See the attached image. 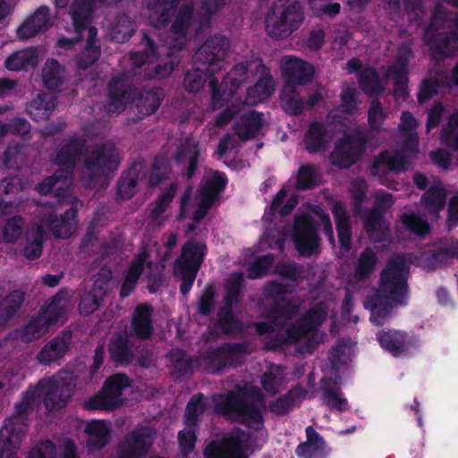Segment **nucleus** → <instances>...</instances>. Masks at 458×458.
<instances>
[{
  "mask_svg": "<svg viewBox=\"0 0 458 458\" xmlns=\"http://www.w3.org/2000/svg\"><path fill=\"white\" fill-rule=\"evenodd\" d=\"M256 72L259 74V78L253 86L247 89V98L253 104L269 98L275 90V81L270 74V70L262 63L261 59L258 60Z\"/></svg>",
  "mask_w": 458,
  "mask_h": 458,
  "instance_id": "28",
  "label": "nucleus"
},
{
  "mask_svg": "<svg viewBox=\"0 0 458 458\" xmlns=\"http://www.w3.org/2000/svg\"><path fill=\"white\" fill-rule=\"evenodd\" d=\"M215 73L206 67L205 69L200 67L193 68L184 74L183 88L189 93H197L204 88L208 78Z\"/></svg>",
  "mask_w": 458,
  "mask_h": 458,
  "instance_id": "52",
  "label": "nucleus"
},
{
  "mask_svg": "<svg viewBox=\"0 0 458 458\" xmlns=\"http://www.w3.org/2000/svg\"><path fill=\"white\" fill-rule=\"evenodd\" d=\"M38 62V50L37 47H28L17 50L11 54L4 62L9 71H28L37 66Z\"/></svg>",
  "mask_w": 458,
  "mask_h": 458,
  "instance_id": "41",
  "label": "nucleus"
},
{
  "mask_svg": "<svg viewBox=\"0 0 458 458\" xmlns=\"http://www.w3.org/2000/svg\"><path fill=\"white\" fill-rule=\"evenodd\" d=\"M400 221L406 231L418 237L425 238L431 232L428 222L413 212H404Z\"/></svg>",
  "mask_w": 458,
  "mask_h": 458,
  "instance_id": "53",
  "label": "nucleus"
},
{
  "mask_svg": "<svg viewBox=\"0 0 458 458\" xmlns=\"http://www.w3.org/2000/svg\"><path fill=\"white\" fill-rule=\"evenodd\" d=\"M46 231L43 226L38 224L32 225L25 233V243L22 249V255L28 260L39 259L43 252Z\"/></svg>",
  "mask_w": 458,
  "mask_h": 458,
  "instance_id": "39",
  "label": "nucleus"
},
{
  "mask_svg": "<svg viewBox=\"0 0 458 458\" xmlns=\"http://www.w3.org/2000/svg\"><path fill=\"white\" fill-rule=\"evenodd\" d=\"M306 391L301 386H294L286 394L272 400L268 403L269 411L276 416H284L287 414L294 405L304 398Z\"/></svg>",
  "mask_w": 458,
  "mask_h": 458,
  "instance_id": "44",
  "label": "nucleus"
},
{
  "mask_svg": "<svg viewBox=\"0 0 458 458\" xmlns=\"http://www.w3.org/2000/svg\"><path fill=\"white\" fill-rule=\"evenodd\" d=\"M153 307L149 303L138 304L132 313L131 332L140 340H148L154 333Z\"/></svg>",
  "mask_w": 458,
  "mask_h": 458,
  "instance_id": "27",
  "label": "nucleus"
},
{
  "mask_svg": "<svg viewBox=\"0 0 458 458\" xmlns=\"http://www.w3.org/2000/svg\"><path fill=\"white\" fill-rule=\"evenodd\" d=\"M230 48V42L225 36L214 35L206 39L193 55L194 63L208 68L211 72L221 69Z\"/></svg>",
  "mask_w": 458,
  "mask_h": 458,
  "instance_id": "15",
  "label": "nucleus"
},
{
  "mask_svg": "<svg viewBox=\"0 0 458 458\" xmlns=\"http://www.w3.org/2000/svg\"><path fill=\"white\" fill-rule=\"evenodd\" d=\"M147 252L139 253L131 262L129 267L124 272L123 281L120 288V297L126 298L135 290L137 283L144 271Z\"/></svg>",
  "mask_w": 458,
  "mask_h": 458,
  "instance_id": "36",
  "label": "nucleus"
},
{
  "mask_svg": "<svg viewBox=\"0 0 458 458\" xmlns=\"http://www.w3.org/2000/svg\"><path fill=\"white\" fill-rule=\"evenodd\" d=\"M26 299L25 292L14 289L0 301V328L7 326L18 313Z\"/></svg>",
  "mask_w": 458,
  "mask_h": 458,
  "instance_id": "40",
  "label": "nucleus"
},
{
  "mask_svg": "<svg viewBox=\"0 0 458 458\" xmlns=\"http://www.w3.org/2000/svg\"><path fill=\"white\" fill-rule=\"evenodd\" d=\"M146 162L143 159L134 161L131 165L123 173L117 182V199H129L135 194L138 181L145 175Z\"/></svg>",
  "mask_w": 458,
  "mask_h": 458,
  "instance_id": "29",
  "label": "nucleus"
},
{
  "mask_svg": "<svg viewBox=\"0 0 458 458\" xmlns=\"http://www.w3.org/2000/svg\"><path fill=\"white\" fill-rule=\"evenodd\" d=\"M206 252V244L194 239L182 245L174 265V274L181 278L180 292L182 295L186 296L191 290Z\"/></svg>",
  "mask_w": 458,
  "mask_h": 458,
  "instance_id": "5",
  "label": "nucleus"
},
{
  "mask_svg": "<svg viewBox=\"0 0 458 458\" xmlns=\"http://www.w3.org/2000/svg\"><path fill=\"white\" fill-rule=\"evenodd\" d=\"M205 410L203 394L199 393L192 395L185 408L184 425L186 427H199V416L204 413Z\"/></svg>",
  "mask_w": 458,
  "mask_h": 458,
  "instance_id": "57",
  "label": "nucleus"
},
{
  "mask_svg": "<svg viewBox=\"0 0 458 458\" xmlns=\"http://www.w3.org/2000/svg\"><path fill=\"white\" fill-rule=\"evenodd\" d=\"M87 152V141L82 137L73 135L64 140L57 148L53 162L58 166H66L68 173L74 171L76 165Z\"/></svg>",
  "mask_w": 458,
  "mask_h": 458,
  "instance_id": "19",
  "label": "nucleus"
},
{
  "mask_svg": "<svg viewBox=\"0 0 458 458\" xmlns=\"http://www.w3.org/2000/svg\"><path fill=\"white\" fill-rule=\"evenodd\" d=\"M204 454L205 458H248L243 452L241 437L233 434L209 443Z\"/></svg>",
  "mask_w": 458,
  "mask_h": 458,
  "instance_id": "22",
  "label": "nucleus"
},
{
  "mask_svg": "<svg viewBox=\"0 0 458 458\" xmlns=\"http://www.w3.org/2000/svg\"><path fill=\"white\" fill-rule=\"evenodd\" d=\"M216 306V287L213 284H207L201 291L197 301V312L208 317Z\"/></svg>",
  "mask_w": 458,
  "mask_h": 458,
  "instance_id": "61",
  "label": "nucleus"
},
{
  "mask_svg": "<svg viewBox=\"0 0 458 458\" xmlns=\"http://www.w3.org/2000/svg\"><path fill=\"white\" fill-rule=\"evenodd\" d=\"M333 214L340 248L348 252L352 249L351 217L342 201H335L331 208Z\"/></svg>",
  "mask_w": 458,
  "mask_h": 458,
  "instance_id": "32",
  "label": "nucleus"
},
{
  "mask_svg": "<svg viewBox=\"0 0 458 458\" xmlns=\"http://www.w3.org/2000/svg\"><path fill=\"white\" fill-rule=\"evenodd\" d=\"M57 98L49 93H40L27 107L30 116L36 122L47 120L56 107Z\"/></svg>",
  "mask_w": 458,
  "mask_h": 458,
  "instance_id": "42",
  "label": "nucleus"
},
{
  "mask_svg": "<svg viewBox=\"0 0 458 458\" xmlns=\"http://www.w3.org/2000/svg\"><path fill=\"white\" fill-rule=\"evenodd\" d=\"M358 82L360 89L369 96L380 94L384 90L379 75L372 67H366L360 71Z\"/></svg>",
  "mask_w": 458,
  "mask_h": 458,
  "instance_id": "51",
  "label": "nucleus"
},
{
  "mask_svg": "<svg viewBox=\"0 0 458 458\" xmlns=\"http://www.w3.org/2000/svg\"><path fill=\"white\" fill-rule=\"evenodd\" d=\"M440 140L442 144L458 153V111L453 113L442 127Z\"/></svg>",
  "mask_w": 458,
  "mask_h": 458,
  "instance_id": "56",
  "label": "nucleus"
},
{
  "mask_svg": "<svg viewBox=\"0 0 458 458\" xmlns=\"http://www.w3.org/2000/svg\"><path fill=\"white\" fill-rule=\"evenodd\" d=\"M332 136L327 125L323 122L310 123L303 136L305 149L309 154L314 155L325 150Z\"/></svg>",
  "mask_w": 458,
  "mask_h": 458,
  "instance_id": "31",
  "label": "nucleus"
},
{
  "mask_svg": "<svg viewBox=\"0 0 458 458\" xmlns=\"http://www.w3.org/2000/svg\"><path fill=\"white\" fill-rule=\"evenodd\" d=\"M108 112L121 113L128 104L133 103L139 119L148 116L159 108L164 98L162 89L153 88L140 91L133 85L131 78L122 73L113 77L107 85Z\"/></svg>",
  "mask_w": 458,
  "mask_h": 458,
  "instance_id": "2",
  "label": "nucleus"
},
{
  "mask_svg": "<svg viewBox=\"0 0 458 458\" xmlns=\"http://www.w3.org/2000/svg\"><path fill=\"white\" fill-rule=\"evenodd\" d=\"M141 44L144 46L142 51H135L131 53V60L133 67L140 68L145 63L152 61L157 57V47L155 41L147 32H143Z\"/></svg>",
  "mask_w": 458,
  "mask_h": 458,
  "instance_id": "54",
  "label": "nucleus"
},
{
  "mask_svg": "<svg viewBox=\"0 0 458 458\" xmlns=\"http://www.w3.org/2000/svg\"><path fill=\"white\" fill-rule=\"evenodd\" d=\"M250 352V344L245 341L224 343L216 347H208L202 354L204 369L207 373L218 375L226 368L242 365Z\"/></svg>",
  "mask_w": 458,
  "mask_h": 458,
  "instance_id": "6",
  "label": "nucleus"
},
{
  "mask_svg": "<svg viewBox=\"0 0 458 458\" xmlns=\"http://www.w3.org/2000/svg\"><path fill=\"white\" fill-rule=\"evenodd\" d=\"M264 125L263 114L256 110H250L242 114L234 122L233 130L237 138L246 142L256 139Z\"/></svg>",
  "mask_w": 458,
  "mask_h": 458,
  "instance_id": "26",
  "label": "nucleus"
},
{
  "mask_svg": "<svg viewBox=\"0 0 458 458\" xmlns=\"http://www.w3.org/2000/svg\"><path fill=\"white\" fill-rule=\"evenodd\" d=\"M38 390V400L43 395V404L49 411H60L64 408L73 394L72 377L67 378H44L34 386Z\"/></svg>",
  "mask_w": 458,
  "mask_h": 458,
  "instance_id": "12",
  "label": "nucleus"
},
{
  "mask_svg": "<svg viewBox=\"0 0 458 458\" xmlns=\"http://www.w3.org/2000/svg\"><path fill=\"white\" fill-rule=\"evenodd\" d=\"M171 166L169 160L163 155H157L152 165V172L149 175L148 184L150 187L159 185L170 173Z\"/></svg>",
  "mask_w": 458,
  "mask_h": 458,
  "instance_id": "63",
  "label": "nucleus"
},
{
  "mask_svg": "<svg viewBox=\"0 0 458 458\" xmlns=\"http://www.w3.org/2000/svg\"><path fill=\"white\" fill-rule=\"evenodd\" d=\"M386 117L387 114L384 111L381 102L377 98L373 99L368 111V123L370 131L377 134L380 133Z\"/></svg>",
  "mask_w": 458,
  "mask_h": 458,
  "instance_id": "60",
  "label": "nucleus"
},
{
  "mask_svg": "<svg viewBox=\"0 0 458 458\" xmlns=\"http://www.w3.org/2000/svg\"><path fill=\"white\" fill-rule=\"evenodd\" d=\"M304 21V9L299 0H276L265 16V29L273 38L283 39L297 30Z\"/></svg>",
  "mask_w": 458,
  "mask_h": 458,
  "instance_id": "3",
  "label": "nucleus"
},
{
  "mask_svg": "<svg viewBox=\"0 0 458 458\" xmlns=\"http://www.w3.org/2000/svg\"><path fill=\"white\" fill-rule=\"evenodd\" d=\"M84 432L88 436L86 445L89 452H99L111 441V428L105 420L89 421Z\"/></svg>",
  "mask_w": 458,
  "mask_h": 458,
  "instance_id": "33",
  "label": "nucleus"
},
{
  "mask_svg": "<svg viewBox=\"0 0 458 458\" xmlns=\"http://www.w3.org/2000/svg\"><path fill=\"white\" fill-rule=\"evenodd\" d=\"M423 208L428 212L431 219H437L440 212L446 203V192L439 182L430 186L420 199Z\"/></svg>",
  "mask_w": 458,
  "mask_h": 458,
  "instance_id": "38",
  "label": "nucleus"
},
{
  "mask_svg": "<svg viewBox=\"0 0 458 458\" xmlns=\"http://www.w3.org/2000/svg\"><path fill=\"white\" fill-rule=\"evenodd\" d=\"M323 403L331 410L344 411L347 410V400L340 395V389L336 386H323L321 387Z\"/></svg>",
  "mask_w": 458,
  "mask_h": 458,
  "instance_id": "62",
  "label": "nucleus"
},
{
  "mask_svg": "<svg viewBox=\"0 0 458 458\" xmlns=\"http://www.w3.org/2000/svg\"><path fill=\"white\" fill-rule=\"evenodd\" d=\"M327 316V306L324 301H320L309 309L299 319L312 332L324 323Z\"/></svg>",
  "mask_w": 458,
  "mask_h": 458,
  "instance_id": "55",
  "label": "nucleus"
},
{
  "mask_svg": "<svg viewBox=\"0 0 458 458\" xmlns=\"http://www.w3.org/2000/svg\"><path fill=\"white\" fill-rule=\"evenodd\" d=\"M409 267L402 256L390 259L381 271L377 288L368 294L364 308L370 312V322L381 327L397 306H406L409 298Z\"/></svg>",
  "mask_w": 458,
  "mask_h": 458,
  "instance_id": "1",
  "label": "nucleus"
},
{
  "mask_svg": "<svg viewBox=\"0 0 458 458\" xmlns=\"http://www.w3.org/2000/svg\"><path fill=\"white\" fill-rule=\"evenodd\" d=\"M71 333H64L50 340L38 353L41 364H50L64 356L70 346Z\"/></svg>",
  "mask_w": 458,
  "mask_h": 458,
  "instance_id": "35",
  "label": "nucleus"
},
{
  "mask_svg": "<svg viewBox=\"0 0 458 458\" xmlns=\"http://www.w3.org/2000/svg\"><path fill=\"white\" fill-rule=\"evenodd\" d=\"M314 67L310 63L296 57H289L283 67V75L287 87L306 85L314 76Z\"/></svg>",
  "mask_w": 458,
  "mask_h": 458,
  "instance_id": "23",
  "label": "nucleus"
},
{
  "mask_svg": "<svg viewBox=\"0 0 458 458\" xmlns=\"http://www.w3.org/2000/svg\"><path fill=\"white\" fill-rule=\"evenodd\" d=\"M378 258L369 247L365 248L360 254L352 277L356 282H362L369 278L377 264Z\"/></svg>",
  "mask_w": 458,
  "mask_h": 458,
  "instance_id": "46",
  "label": "nucleus"
},
{
  "mask_svg": "<svg viewBox=\"0 0 458 458\" xmlns=\"http://www.w3.org/2000/svg\"><path fill=\"white\" fill-rule=\"evenodd\" d=\"M155 431L140 426L127 433L117 445L116 458H143L154 443Z\"/></svg>",
  "mask_w": 458,
  "mask_h": 458,
  "instance_id": "14",
  "label": "nucleus"
},
{
  "mask_svg": "<svg viewBox=\"0 0 458 458\" xmlns=\"http://www.w3.org/2000/svg\"><path fill=\"white\" fill-rule=\"evenodd\" d=\"M121 0H73L69 13L77 32L83 31L89 25L97 4L110 5Z\"/></svg>",
  "mask_w": 458,
  "mask_h": 458,
  "instance_id": "24",
  "label": "nucleus"
},
{
  "mask_svg": "<svg viewBox=\"0 0 458 458\" xmlns=\"http://www.w3.org/2000/svg\"><path fill=\"white\" fill-rule=\"evenodd\" d=\"M38 401V390L33 386L22 393L21 400L15 404V412L10 418L5 419L0 428V438L20 448L23 436L28 428L29 412L33 410Z\"/></svg>",
  "mask_w": 458,
  "mask_h": 458,
  "instance_id": "9",
  "label": "nucleus"
},
{
  "mask_svg": "<svg viewBox=\"0 0 458 458\" xmlns=\"http://www.w3.org/2000/svg\"><path fill=\"white\" fill-rule=\"evenodd\" d=\"M167 358L172 363L173 374L176 379H182L191 371L192 359L184 350L174 348L169 352Z\"/></svg>",
  "mask_w": 458,
  "mask_h": 458,
  "instance_id": "50",
  "label": "nucleus"
},
{
  "mask_svg": "<svg viewBox=\"0 0 458 458\" xmlns=\"http://www.w3.org/2000/svg\"><path fill=\"white\" fill-rule=\"evenodd\" d=\"M129 386L131 380L127 375L114 374L107 377L101 389L85 402L84 408L88 411H113L123 405V391Z\"/></svg>",
  "mask_w": 458,
  "mask_h": 458,
  "instance_id": "11",
  "label": "nucleus"
},
{
  "mask_svg": "<svg viewBox=\"0 0 458 458\" xmlns=\"http://www.w3.org/2000/svg\"><path fill=\"white\" fill-rule=\"evenodd\" d=\"M193 11L191 4H184L179 7L171 25V32L174 35V38L170 43L171 49L180 51L184 47L186 36L193 17Z\"/></svg>",
  "mask_w": 458,
  "mask_h": 458,
  "instance_id": "25",
  "label": "nucleus"
},
{
  "mask_svg": "<svg viewBox=\"0 0 458 458\" xmlns=\"http://www.w3.org/2000/svg\"><path fill=\"white\" fill-rule=\"evenodd\" d=\"M458 260V239L453 236L438 238L420 247L412 262L426 271H434Z\"/></svg>",
  "mask_w": 458,
  "mask_h": 458,
  "instance_id": "7",
  "label": "nucleus"
},
{
  "mask_svg": "<svg viewBox=\"0 0 458 458\" xmlns=\"http://www.w3.org/2000/svg\"><path fill=\"white\" fill-rule=\"evenodd\" d=\"M78 210L70 207L60 216L50 208L40 213L41 225L47 226L55 238H69L75 231Z\"/></svg>",
  "mask_w": 458,
  "mask_h": 458,
  "instance_id": "17",
  "label": "nucleus"
},
{
  "mask_svg": "<svg viewBox=\"0 0 458 458\" xmlns=\"http://www.w3.org/2000/svg\"><path fill=\"white\" fill-rule=\"evenodd\" d=\"M380 347L398 358L417 346V341L407 332L397 329H382L376 334Z\"/></svg>",
  "mask_w": 458,
  "mask_h": 458,
  "instance_id": "18",
  "label": "nucleus"
},
{
  "mask_svg": "<svg viewBox=\"0 0 458 458\" xmlns=\"http://www.w3.org/2000/svg\"><path fill=\"white\" fill-rule=\"evenodd\" d=\"M67 297L68 291L63 288L49 299L45 310L49 322L55 323L61 318L65 310V301Z\"/></svg>",
  "mask_w": 458,
  "mask_h": 458,
  "instance_id": "58",
  "label": "nucleus"
},
{
  "mask_svg": "<svg viewBox=\"0 0 458 458\" xmlns=\"http://www.w3.org/2000/svg\"><path fill=\"white\" fill-rule=\"evenodd\" d=\"M280 105L289 115H300L304 110V100L294 87L284 86L281 93Z\"/></svg>",
  "mask_w": 458,
  "mask_h": 458,
  "instance_id": "49",
  "label": "nucleus"
},
{
  "mask_svg": "<svg viewBox=\"0 0 458 458\" xmlns=\"http://www.w3.org/2000/svg\"><path fill=\"white\" fill-rule=\"evenodd\" d=\"M121 163V157L115 146L110 142L95 144L86 153L83 166L88 173L89 182L98 183L115 172Z\"/></svg>",
  "mask_w": 458,
  "mask_h": 458,
  "instance_id": "8",
  "label": "nucleus"
},
{
  "mask_svg": "<svg viewBox=\"0 0 458 458\" xmlns=\"http://www.w3.org/2000/svg\"><path fill=\"white\" fill-rule=\"evenodd\" d=\"M318 174L313 165L303 164L299 167L296 176V188L299 191H307L317 184Z\"/></svg>",
  "mask_w": 458,
  "mask_h": 458,
  "instance_id": "64",
  "label": "nucleus"
},
{
  "mask_svg": "<svg viewBox=\"0 0 458 458\" xmlns=\"http://www.w3.org/2000/svg\"><path fill=\"white\" fill-rule=\"evenodd\" d=\"M216 413L238 421L256 431L264 428V417L259 408L237 391H228L215 403Z\"/></svg>",
  "mask_w": 458,
  "mask_h": 458,
  "instance_id": "4",
  "label": "nucleus"
},
{
  "mask_svg": "<svg viewBox=\"0 0 458 458\" xmlns=\"http://www.w3.org/2000/svg\"><path fill=\"white\" fill-rule=\"evenodd\" d=\"M228 180L225 173L213 171L200 185L199 197L215 203L219 195L225 190Z\"/></svg>",
  "mask_w": 458,
  "mask_h": 458,
  "instance_id": "45",
  "label": "nucleus"
},
{
  "mask_svg": "<svg viewBox=\"0 0 458 458\" xmlns=\"http://www.w3.org/2000/svg\"><path fill=\"white\" fill-rule=\"evenodd\" d=\"M318 225L310 215L298 216L294 220L293 240L301 256L310 258L319 248Z\"/></svg>",
  "mask_w": 458,
  "mask_h": 458,
  "instance_id": "13",
  "label": "nucleus"
},
{
  "mask_svg": "<svg viewBox=\"0 0 458 458\" xmlns=\"http://www.w3.org/2000/svg\"><path fill=\"white\" fill-rule=\"evenodd\" d=\"M44 85L48 89H57L64 82V70L55 59H48L42 69Z\"/></svg>",
  "mask_w": 458,
  "mask_h": 458,
  "instance_id": "48",
  "label": "nucleus"
},
{
  "mask_svg": "<svg viewBox=\"0 0 458 458\" xmlns=\"http://www.w3.org/2000/svg\"><path fill=\"white\" fill-rule=\"evenodd\" d=\"M306 441L299 444L295 454L299 458H319L325 447L323 437L312 426L306 428Z\"/></svg>",
  "mask_w": 458,
  "mask_h": 458,
  "instance_id": "43",
  "label": "nucleus"
},
{
  "mask_svg": "<svg viewBox=\"0 0 458 458\" xmlns=\"http://www.w3.org/2000/svg\"><path fill=\"white\" fill-rule=\"evenodd\" d=\"M410 165L409 157L401 153L395 152L392 155L388 150H382L375 157L370 166V174L378 177L382 184L384 180L390 172L400 173L408 170Z\"/></svg>",
  "mask_w": 458,
  "mask_h": 458,
  "instance_id": "20",
  "label": "nucleus"
},
{
  "mask_svg": "<svg viewBox=\"0 0 458 458\" xmlns=\"http://www.w3.org/2000/svg\"><path fill=\"white\" fill-rule=\"evenodd\" d=\"M299 311V306L290 298L281 297L275 300L273 305L267 310L265 318L274 326L282 327L294 318Z\"/></svg>",
  "mask_w": 458,
  "mask_h": 458,
  "instance_id": "34",
  "label": "nucleus"
},
{
  "mask_svg": "<svg viewBox=\"0 0 458 458\" xmlns=\"http://www.w3.org/2000/svg\"><path fill=\"white\" fill-rule=\"evenodd\" d=\"M284 373L279 365L272 364L260 377L263 390L270 396L277 394L284 384Z\"/></svg>",
  "mask_w": 458,
  "mask_h": 458,
  "instance_id": "47",
  "label": "nucleus"
},
{
  "mask_svg": "<svg viewBox=\"0 0 458 458\" xmlns=\"http://www.w3.org/2000/svg\"><path fill=\"white\" fill-rule=\"evenodd\" d=\"M25 221L20 215L8 218L3 227L2 240L5 243H14L21 236Z\"/></svg>",
  "mask_w": 458,
  "mask_h": 458,
  "instance_id": "59",
  "label": "nucleus"
},
{
  "mask_svg": "<svg viewBox=\"0 0 458 458\" xmlns=\"http://www.w3.org/2000/svg\"><path fill=\"white\" fill-rule=\"evenodd\" d=\"M49 8L39 6L32 15L28 17L17 29V36L21 39L31 38L39 33H44L50 27Z\"/></svg>",
  "mask_w": 458,
  "mask_h": 458,
  "instance_id": "30",
  "label": "nucleus"
},
{
  "mask_svg": "<svg viewBox=\"0 0 458 458\" xmlns=\"http://www.w3.org/2000/svg\"><path fill=\"white\" fill-rule=\"evenodd\" d=\"M368 133L361 129H355L340 138L330 155L333 165L348 169L358 163L368 148Z\"/></svg>",
  "mask_w": 458,
  "mask_h": 458,
  "instance_id": "10",
  "label": "nucleus"
},
{
  "mask_svg": "<svg viewBox=\"0 0 458 458\" xmlns=\"http://www.w3.org/2000/svg\"><path fill=\"white\" fill-rule=\"evenodd\" d=\"M422 38L434 60L453 56L458 49V14L454 18L449 31L433 33Z\"/></svg>",
  "mask_w": 458,
  "mask_h": 458,
  "instance_id": "16",
  "label": "nucleus"
},
{
  "mask_svg": "<svg viewBox=\"0 0 458 458\" xmlns=\"http://www.w3.org/2000/svg\"><path fill=\"white\" fill-rule=\"evenodd\" d=\"M199 148L198 143L186 141L182 144L174 155L177 165H183L184 176L187 180L191 179L199 166Z\"/></svg>",
  "mask_w": 458,
  "mask_h": 458,
  "instance_id": "37",
  "label": "nucleus"
},
{
  "mask_svg": "<svg viewBox=\"0 0 458 458\" xmlns=\"http://www.w3.org/2000/svg\"><path fill=\"white\" fill-rule=\"evenodd\" d=\"M134 344L126 331L114 332L108 344L110 360L119 367H126L135 360Z\"/></svg>",
  "mask_w": 458,
  "mask_h": 458,
  "instance_id": "21",
  "label": "nucleus"
}]
</instances>
